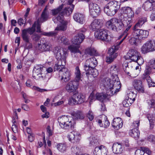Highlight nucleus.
<instances>
[{
    "mask_svg": "<svg viewBox=\"0 0 155 155\" xmlns=\"http://www.w3.org/2000/svg\"><path fill=\"white\" fill-rule=\"evenodd\" d=\"M100 85L107 90V95L112 96L119 91L121 84L117 76L114 77L112 80L108 78L103 79Z\"/></svg>",
    "mask_w": 155,
    "mask_h": 155,
    "instance_id": "nucleus-1",
    "label": "nucleus"
},
{
    "mask_svg": "<svg viewBox=\"0 0 155 155\" xmlns=\"http://www.w3.org/2000/svg\"><path fill=\"white\" fill-rule=\"evenodd\" d=\"M36 22L32 25V27L22 30L21 36L23 40L26 43V45L27 46L28 44H29L28 48H30L32 47V45L30 41L31 40L30 37L28 34L31 35L32 40L35 41H37L40 39V36L39 35L34 32L35 31Z\"/></svg>",
    "mask_w": 155,
    "mask_h": 155,
    "instance_id": "nucleus-2",
    "label": "nucleus"
},
{
    "mask_svg": "<svg viewBox=\"0 0 155 155\" xmlns=\"http://www.w3.org/2000/svg\"><path fill=\"white\" fill-rule=\"evenodd\" d=\"M120 5L116 1H112L108 3L104 8V11L108 15H114L120 8Z\"/></svg>",
    "mask_w": 155,
    "mask_h": 155,
    "instance_id": "nucleus-3",
    "label": "nucleus"
},
{
    "mask_svg": "<svg viewBox=\"0 0 155 155\" xmlns=\"http://www.w3.org/2000/svg\"><path fill=\"white\" fill-rule=\"evenodd\" d=\"M94 36L96 38L107 42L110 41L113 38L112 35L108 31L103 29L95 32Z\"/></svg>",
    "mask_w": 155,
    "mask_h": 155,
    "instance_id": "nucleus-4",
    "label": "nucleus"
},
{
    "mask_svg": "<svg viewBox=\"0 0 155 155\" xmlns=\"http://www.w3.org/2000/svg\"><path fill=\"white\" fill-rule=\"evenodd\" d=\"M58 121L61 127L65 129H68L74 127V124L72 118L68 116H62L58 118Z\"/></svg>",
    "mask_w": 155,
    "mask_h": 155,
    "instance_id": "nucleus-5",
    "label": "nucleus"
},
{
    "mask_svg": "<svg viewBox=\"0 0 155 155\" xmlns=\"http://www.w3.org/2000/svg\"><path fill=\"white\" fill-rule=\"evenodd\" d=\"M53 51L57 59L59 60V61L66 62V59L68 53L66 49L56 47L54 48Z\"/></svg>",
    "mask_w": 155,
    "mask_h": 155,
    "instance_id": "nucleus-6",
    "label": "nucleus"
},
{
    "mask_svg": "<svg viewBox=\"0 0 155 155\" xmlns=\"http://www.w3.org/2000/svg\"><path fill=\"white\" fill-rule=\"evenodd\" d=\"M155 51V41L149 40L144 44L141 48L142 53L145 54Z\"/></svg>",
    "mask_w": 155,
    "mask_h": 155,
    "instance_id": "nucleus-7",
    "label": "nucleus"
},
{
    "mask_svg": "<svg viewBox=\"0 0 155 155\" xmlns=\"http://www.w3.org/2000/svg\"><path fill=\"white\" fill-rule=\"evenodd\" d=\"M86 31V29L82 28L77 31L78 34L72 40L73 44L76 45H79L85 38V34Z\"/></svg>",
    "mask_w": 155,
    "mask_h": 155,
    "instance_id": "nucleus-8",
    "label": "nucleus"
},
{
    "mask_svg": "<svg viewBox=\"0 0 155 155\" xmlns=\"http://www.w3.org/2000/svg\"><path fill=\"white\" fill-rule=\"evenodd\" d=\"M85 100V97L82 94L78 93L74 94L69 98L68 104L71 105L80 104L83 103Z\"/></svg>",
    "mask_w": 155,
    "mask_h": 155,
    "instance_id": "nucleus-9",
    "label": "nucleus"
},
{
    "mask_svg": "<svg viewBox=\"0 0 155 155\" xmlns=\"http://www.w3.org/2000/svg\"><path fill=\"white\" fill-rule=\"evenodd\" d=\"M89 7L90 15L93 17H96L100 14V8L97 4L90 2Z\"/></svg>",
    "mask_w": 155,
    "mask_h": 155,
    "instance_id": "nucleus-10",
    "label": "nucleus"
},
{
    "mask_svg": "<svg viewBox=\"0 0 155 155\" xmlns=\"http://www.w3.org/2000/svg\"><path fill=\"white\" fill-rule=\"evenodd\" d=\"M79 83L73 80L68 82L66 86V89L69 93H73L78 89Z\"/></svg>",
    "mask_w": 155,
    "mask_h": 155,
    "instance_id": "nucleus-11",
    "label": "nucleus"
},
{
    "mask_svg": "<svg viewBox=\"0 0 155 155\" xmlns=\"http://www.w3.org/2000/svg\"><path fill=\"white\" fill-rule=\"evenodd\" d=\"M97 64V62L96 59L92 57L87 60L84 66L85 71L88 70L89 69L94 68Z\"/></svg>",
    "mask_w": 155,
    "mask_h": 155,
    "instance_id": "nucleus-12",
    "label": "nucleus"
},
{
    "mask_svg": "<svg viewBox=\"0 0 155 155\" xmlns=\"http://www.w3.org/2000/svg\"><path fill=\"white\" fill-rule=\"evenodd\" d=\"M117 49L115 47L113 46L110 48L108 51L109 56L107 57L106 62L110 63L113 61L114 58H115L117 56V54L115 53Z\"/></svg>",
    "mask_w": 155,
    "mask_h": 155,
    "instance_id": "nucleus-13",
    "label": "nucleus"
},
{
    "mask_svg": "<svg viewBox=\"0 0 155 155\" xmlns=\"http://www.w3.org/2000/svg\"><path fill=\"white\" fill-rule=\"evenodd\" d=\"M69 140L73 143L78 142L81 138V134L78 132L73 131L71 132L68 135Z\"/></svg>",
    "mask_w": 155,
    "mask_h": 155,
    "instance_id": "nucleus-14",
    "label": "nucleus"
},
{
    "mask_svg": "<svg viewBox=\"0 0 155 155\" xmlns=\"http://www.w3.org/2000/svg\"><path fill=\"white\" fill-rule=\"evenodd\" d=\"M142 7L146 11L154 10L155 8V1L153 0H147L143 4Z\"/></svg>",
    "mask_w": 155,
    "mask_h": 155,
    "instance_id": "nucleus-15",
    "label": "nucleus"
},
{
    "mask_svg": "<svg viewBox=\"0 0 155 155\" xmlns=\"http://www.w3.org/2000/svg\"><path fill=\"white\" fill-rule=\"evenodd\" d=\"M132 85L134 88L140 93L144 92V88L141 80L134 79L132 82Z\"/></svg>",
    "mask_w": 155,
    "mask_h": 155,
    "instance_id": "nucleus-16",
    "label": "nucleus"
},
{
    "mask_svg": "<svg viewBox=\"0 0 155 155\" xmlns=\"http://www.w3.org/2000/svg\"><path fill=\"white\" fill-rule=\"evenodd\" d=\"M140 55V53L135 49H131L129 50L126 57L130 59L133 61H137V58Z\"/></svg>",
    "mask_w": 155,
    "mask_h": 155,
    "instance_id": "nucleus-17",
    "label": "nucleus"
},
{
    "mask_svg": "<svg viewBox=\"0 0 155 155\" xmlns=\"http://www.w3.org/2000/svg\"><path fill=\"white\" fill-rule=\"evenodd\" d=\"M127 19H122L121 20L116 18V22L115 25V29L114 31H118L122 29L123 27L124 26V24L126 22V20Z\"/></svg>",
    "mask_w": 155,
    "mask_h": 155,
    "instance_id": "nucleus-18",
    "label": "nucleus"
},
{
    "mask_svg": "<svg viewBox=\"0 0 155 155\" xmlns=\"http://www.w3.org/2000/svg\"><path fill=\"white\" fill-rule=\"evenodd\" d=\"M102 23L100 19H95L91 23L90 28L93 31H95L97 29L100 28L102 26Z\"/></svg>",
    "mask_w": 155,
    "mask_h": 155,
    "instance_id": "nucleus-19",
    "label": "nucleus"
},
{
    "mask_svg": "<svg viewBox=\"0 0 155 155\" xmlns=\"http://www.w3.org/2000/svg\"><path fill=\"white\" fill-rule=\"evenodd\" d=\"M123 69L124 71L129 76L131 77H135L134 76L132 67H129L127 62L124 63L123 65Z\"/></svg>",
    "mask_w": 155,
    "mask_h": 155,
    "instance_id": "nucleus-20",
    "label": "nucleus"
},
{
    "mask_svg": "<svg viewBox=\"0 0 155 155\" xmlns=\"http://www.w3.org/2000/svg\"><path fill=\"white\" fill-rule=\"evenodd\" d=\"M113 151L114 153L120 154L123 151L121 144L118 143H114L112 147Z\"/></svg>",
    "mask_w": 155,
    "mask_h": 155,
    "instance_id": "nucleus-21",
    "label": "nucleus"
},
{
    "mask_svg": "<svg viewBox=\"0 0 155 155\" xmlns=\"http://www.w3.org/2000/svg\"><path fill=\"white\" fill-rule=\"evenodd\" d=\"M113 127L116 129L121 128L123 126L122 121L120 117H117L113 119L112 123Z\"/></svg>",
    "mask_w": 155,
    "mask_h": 155,
    "instance_id": "nucleus-22",
    "label": "nucleus"
},
{
    "mask_svg": "<svg viewBox=\"0 0 155 155\" xmlns=\"http://www.w3.org/2000/svg\"><path fill=\"white\" fill-rule=\"evenodd\" d=\"M62 72L63 73L62 75L61 80L64 82H68L70 79L71 74L70 71L67 68H66L64 69V70Z\"/></svg>",
    "mask_w": 155,
    "mask_h": 155,
    "instance_id": "nucleus-23",
    "label": "nucleus"
},
{
    "mask_svg": "<svg viewBox=\"0 0 155 155\" xmlns=\"http://www.w3.org/2000/svg\"><path fill=\"white\" fill-rule=\"evenodd\" d=\"M73 18L74 20L81 24L84 22V16L81 13H77L74 14Z\"/></svg>",
    "mask_w": 155,
    "mask_h": 155,
    "instance_id": "nucleus-24",
    "label": "nucleus"
},
{
    "mask_svg": "<svg viewBox=\"0 0 155 155\" xmlns=\"http://www.w3.org/2000/svg\"><path fill=\"white\" fill-rule=\"evenodd\" d=\"M66 63V62L58 61L55 65L54 67V71H63L64 70V69L66 68L64 67Z\"/></svg>",
    "mask_w": 155,
    "mask_h": 155,
    "instance_id": "nucleus-25",
    "label": "nucleus"
},
{
    "mask_svg": "<svg viewBox=\"0 0 155 155\" xmlns=\"http://www.w3.org/2000/svg\"><path fill=\"white\" fill-rule=\"evenodd\" d=\"M74 7V5L70 3L69 5L64 8L62 11V14L67 16L69 15L72 13Z\"/></svg>",
    "mask_w": 155,
    "mask_h": 155,
    "instance_id": "nucleus-26",
    "label": "nucleus"
},
{
    "mask_svg": "<svg viewBox=\"0 0 155 155\" xmlns=\"http://www.w3.org/2000/svg\"><path fill=\"white\" fill-rule=\"evenodd\" d=\"M130 19V18H129ZM124 24V27L126 28V29L124 31L123 35H126L127 36L129 34V32L130 31V29L131 28L132 24V21L130 20L127 19L126 20V22Z\"/></svg>",
    "mask_w": 155,
    "mask_h": 155,
    "instance_id": "nucleus-27",
    "label": "nucleus"
},
{
    "mask_svg": "<svg viewBox=\"0 0 155 155\" xmlns=\"http://www.w3.org/2000/svg\"><path fill=\"white\" fill-rule=\"evenodd\" d=\"M116 19V18H113L107 21L106 24V27L108 29L114 31L115 29Z\"/></svg>",
    "mask_w": 155,
    "mask_h": 155,
    "instance_id": "nucleus-28",
    "label": "nucleus"
},
{
    "mask_svg": "<svg viewBox=\"0 0 155 155\" xmlns=\"http://www.w3.org/2000/svg\"><path fill=\"white\" fill-rule=\"evenodd\" d=\"M131 8L129 7L122 8L121 9V18L124 19H128L126 18V16L127 14H128L131 12Z\"/></svg>",
    "mask_w": 155,
    "mask_h": 155,
    "instance_id": "nucleus-29",
    "label": "nucleus"
},
{
    "mask_svg": "<svg viewBox=\"0 0 155 155\" xmlns=\"http://www.w3.org/2000/svg\"><path fill=\"white\" fill-rule=\"evenodd\" d=\"M130 135L135 139H137L139 137L140 132L138 129L134 128L130 131Z\"/></svg>",
    "mask_w": 155,
    "mask_h": 155,
    "instance_id": "nucleus-30",
    "label": "nucleus"
},
{
    "mask_svg": "<svg viewBox=\"0 0 155 155\" xmlns=\"http://www.w3.org/2000/svg\"><path fill=\"white\" fill-rule=\"evenodd\" d=\"M74 74L75 79L73 80L79 83V81L81 80V75L79 67L78 66L76 67L75 68Z\"/></svg>",
    "mask_w": 155,
    "mask_h": 155,
    "instance_id": "nucleus-31",
    "label": "nucleus"
},
{
    "mask_svg": "<svg viewBox=\"0 0 155 155\" xmlns=\"http://www.w3.org/2000/svg\"><path fill=\"white\" fill-rule=\"evenodd\" d=\"M73 118L75 119L82 120L84 118V116L83 113L81 111H77L72 114Z\"/></svg>",
    "mask_w": 155,
    "mask_h": 155,
    "instance_id": "nucleus-32",
    "label": "nucleus"
},
{
    "mask_svg": "<svg viewBox=\"0 0 155 155\" xmlns=\"http://www.w3.org/2000/svg\"><path fill=\"white\" fill-rule=\"evenodd\" d=\"M56 147L60 152L64 153L66 151L68 146L65 143H59L57 145Z\"/></svg>",
    "mask_w": 155,
    "mask_h": 155,
    "instance_id": "nucleus-33",
    "label": "nucleus"
},
{
    "mask_svg": "<svg viewBox=\"0 0 155 155\" xmlns=\"http://www.w3.org/2000/svg\"><path fill=\"white\" fill-rule=\"evenodd\" d=\"M68 22L67 21L60 22L59 25L55 28V30L56 31H64L67 28Z\"/></svg>",
    "mask_w": 155,
    "mask_h": 155,
    "instance_id": "nucleus-34",
    "label": "nucleus"
},
{
    "mask_svg": "<svg viewBox=\"0 0 155 155\" xmlns=\"http://www.w3.org/2000/svg\"><path fill=\"white\" fill-rule=\"evenodd\" d=\"M86 71V74L87 75L91 74L94 78L96 77L98 74V71L94 68L89 69L88 70L85 71Z\"/></svg>",
    "mask_w": 155,
    "mask_h": 155,
    "instance_id": "nucleus-35",
    "label": "nucleus"
},
{
    "mask_svg": "<svg viewBox=\"0 0 155 155\" xmlns=\"http://www.w3.org/2000/svg\"><path fill=\"white\" fill-rule=\"evenodd\" d=\"M41 47L43 51H49L52 49V45L48 42H46L43 43Z\"/></svg>",
    "mask_w": 155,
    "mask_h": 155,
    "instance_id": "nucleus-36",
    "label": "nucleus"
},
{
    "mask_svg": "<svg viewBox=\"0 0 155 155\" xmlns=\"http://www.w3.org/2000/svg\"><path fill=\"white\" fill-rule=\"evenodd\" d=\"M147 117L150 122V128L153 129L154 125V117L152 114H148Z\"/></svg>",
    "mask_w": 155,
    "mask_h": 155,
    "instance_id": "nucleus-37",
    "label": "nucleus"
},
{
    "mask_svg": "<svg viewBox=\"0 0 155 155\" xmlns=\"http://www.w3.org/2000/svg\"><path fill=\"white\" fill-rule=\"evenodd\" d=\"M150 67L148 66H146L144 73L143 75V79L146 78L148 77H150L149 75L151 72Z\"/></svg>",
    "mask_w": 155,
    "mask_h": 155,
    "instance_id": "nucleus-38",
    "label": "nucleus"
},
{
    "mask_svg": "<svg viewBox=\"0 0 155 155\" xmlns=\"http://www.w3.org/2000/svg\"><path fill=\"white\" fill-rule=\"evenodd\" d=\"M62 13L58 15L55 17H54L53 18V20L55 23H57L58 22H60L65 21L64 20V17Z\"/></svg>",
    "mask_w": 155,
    "mask_h": 155,
    "instance_id": "nucleus-39",
    "label": "nucleus"
},
{
    "mask_svg": "<svg viewBox=\"0 0 155 155\" xmlns=\"http://www.w3.org/2000/svg\"><path fill=\"white\" fill-rule=\"evenodd\" d=\"M85 53L91 56H96L97 55L96 50L92 48L87 49L85 50Z\"/></svg>",
    "mask_w": 155,
    "mask_h": 155,
    "instance_id": "nucleus-40",
    "label": "nucleus"
},
{
    "mask_svg": "<svg viewBox=\"0 0 155 155\" xmlns=\"http://www.w3.org/2000/svg\"><path fill=\"white\" fill-rule=\"evenodd\" d=\"M108 95L109 96L107 95V93L106 94L103 93H97L96 94V97L97 100L102 101L107 97Z\"/></svg>",
    "mask_w": 155,
    "mask_h": 155,
    "instance_id": "nucleus-41",
    "label": "nucleus"
},
{
    "mask_svg": "<svg viewBox=\"0 0 155 155\" xmlns=\"http://www.w3.org/2000/svg\"><path fill=\"white\" fill-rule=\"evenodd\" d=\"M48 18V14L46 12V8H45L42 13L40 20L42 22H44L47 20Z\"/></svg>",
    "mask_w": 155,
    "mask_h": 155,
    "instance_id": "nucleus-42",
    "label": "nucleus"
},
{
    "mask_svg": "<svg viewBox=\"0 0 155 155\" xmlns=\"http://www.w3.org/2000/svg\"><path fill=\"white\" fill-rule=\"evenodd\" d=\"M58 41L60 43L67 45L68 44V40L65 36H60L58 38Z\"/></svg>",
    "mask_w": 155,
    "mask_h": 155,
    "instance_id": "nucleus-43",
    "label": "nucleus"
},
{
    "mask_svg": "<svg viewBox=\"0 0 155 155\" xmlns=\"http://www.w3.org/2000/svg\"><path fill=\"white\" fill-rule=\"evenodd\" d=\"M79 46H75L73 45H71L68 47V49L73 53L80 52L78 50Z\"/></svg>",
    "mask_w": 155,
    "mask_h": 155,
    "instance_id": "nucleus-44",
    "label": "nucleus"
},
{
    "mask_svg": "<svg viewBox=\"0 0 155 155\" xmlns=\"http://www.w3.org/2000/svg\"><path fill=\"white\" fill-rule=\"evenodd\" d=\"M131 99L126 98L123 102V104L124 107H128L131 105L134 101Z\"/></svg>",
    "mask_w": 155,
    "mask_h": 155,
    "instance_id": "nucleus-45",
    "label": "nucleus"
},
{
    "mask_svg": "<svg viewBox=\"0 0 155 155\" xmlns=\"http://www.w3.org/2000/svg\"><path fill=\"white\" fill-rule=\"evenodd\" d=\"M133 32L132 33V35L133 37H135L136 38H139L140 37L141 29H132Z\"/></svg>",
    "mask_w": 155,
    "mask_h": 155,
    "instance_id": "nucleus-46",
    "label": "nucleus"
},
{
    "mask_svg": "<svg viewBox=\"0 0 155 155\" xmlns=\"http://www.w3.org/2000/svg\"><path fill=\"white\" fill-rule=\"evenodd\" d=\"M71 151L74 153L78 155L81 152V150L80 147L74 146L71 148Z\"/></svg>",
    "mask_w": 155,
    "mask_h": 155,
    "instance_id": "nucleus-47",
    "label": "nucleus"
},
{
    "mask_svg": "<svg viewBox=\"0 0 155 155\" xmlns=\"http://www.w3.org/2000/svg\"><path fill=\"white\" fill-rule=\"evenodd\" d=\"M110 73L112 76H116L117 75V71L116 65H113L110 68Z\"/></svg>",
    "mask_w": 155,
    "mask_h": 155,
    "instance_id": "nucleus-48",
    "label": "nucleus"
},
{
    "mask_svg": "<svg viewBox=\"0 0 155 155\" xmlns=\"http://www.w3.org/2000/svg\"><path fill=\"white\" fill-rule=\"evenodd\" d=\"M42 70H33V75L34 77L36 76H38V77H41L42 78H44L45 77V75H42L43 74L41 72Z\"/></svg>",
    "mask_w": 155,
    "mask_h": 155,
    "instance_id": "nucleus-49",
    "label": "nucleus"
},
{
    "mask_svg": "<svg viewBox=\"0 0 155 155\" xmlns=\"http://www.w3.org/2000/svg\"><path fill=\"white\" fill-rule=\"evenodd\" d=\"M148 107L149 109L154 108L155 107V100L154 99H150L147 101Z\"/></svg>",
    "mask_w": 155,
    "mask_h": 155,
    "instance_id": "nucleus-50",
    "label": "nucleus"
},
{
    "mask_svg": "<svg viewBox=\"0 0 155 155\" xmlns=\"http://www.w3.org/2000/svg\"><path fill=\"white\" fill-rule=\"evenodd\" d=\"M149 34V31L147 30L142 29L140 37L142 39L147 38Z\"/></svg>",
    "mask_w": 155,
    "mask_h": 155,
    "instance_id": "nucleus-51",
    "label": "nucleus"
},
{
    "mask_svg": "<svg viewBox=\"0 0 155 155\" xmlns=\"http://www.w3.org/2000/svg\"><path fill=\"white\" fill-rule=\"evenodd\" d=\"M63 7V5H62L57 9H55L52 10H51V12H52V15H57L58 14H60V12Z\"/></svg>",
    "mask_w": 155,
    "mask_h": 155,
    "instance_id": "nucleus-52",
    "label": "nucleus"
},
{
    "mask_svg": "<svg viewBox=\"0 0 155 155\" xmlns=\"http://www.w3.org/2000/svg\"><path fill=\"white\" fill-rule=\"evenodd\" d=\"M146 78L149 87L155 86V83L153 82L150 77H148Z\"/></svg>",
    "mask_w": 155,
    "mask_h": 155,
    "instance_id": "nucleus-53",
    "label": "nucleus"
},
{
    "mask_svg": "<svg viewBox=\"0 0 155 155\" xmlns=\"http://www.w3.org/2000/svg\"><path fill=\"white\" fill-rule=\"evenodd\" d=\"M57 33L55 31H52L49 32H44L42 35L48 37H52L55 36Z\"/></svg>",
    "mask_w": 155,
    "mask_h": 155,
    "instance_id": "nucleus-54",
    "label": "nucleus"
},
{
    "mask_svg": "<svg viewBox=\"0 0 155 155\" xmlns=\"http://www.w3.org/2000/svg\"><path fill=\"white\" fill-rule=\"evenodd\" d=\"M101 146L97 147L95 148L94 151V155H101Z\"/></svg>",
    "mask_w": 155,
    "mask_h": 155,
    "instance_id": "nucleus-55",
    "label": "nucleus"
},
{
    "mask_svg": "<svg viewBox=\"0 0 155 155\" xmlns=\"http://www.w3.org/2000/svg\"><path fill=\"white\" fill-rule=\"evenodd\" d=\"M104 119V121H103V124L101 125V127L107 128L109 126L110 124L106 117H105Z\"/></svg>",
    "mask_w": 155,
    "mask_h": 155,
    "instance_id": "nucleus-56",
    "label": "nucleus"
},
{
    "mask_svg": "<svg viewBox=\"0 0 155 155\" xmlns=\"http://www.w3.org/2000/svg\"><path fill=\"white\" fill-rule=\"evenodd\" d=\"M101 155H107V148L103 145H101Z\"/></svg>",
    "mask_w": 155,
    "mask_h": 155,
    "instance_id": "nucleus-57",
    "label": "nucleus"
},
{
    "mask_svg": "<svg viewBox=\"0 0 155 155\" xmlns=\"http://www.w3.org/2000/svg\"><path fill=\"white\" fill-rule=\"evenodd\" d=\"M137 58V61H134L137 62L139 65H141L143 64L144 62V60L143 58L140 56V55Z\"/></svg>",
    "mask_w": 155,
    "mask_h": 155,
    "instance_id": "nucleus-58",
    "label": "nucleus"
},
{
    "mask_svg": "<svg viewBox=\"0 0 155 155\" xmlns=\"http://www.w3.org/2000/svg\"><path fill=\"white\" fill-rule=\"evenodd\" d=\"M137 38L134 37L131 38L129 40V43L131 45H136L137 43L136 41Z\"/></svg>",
    "mask_w": 155,
    "mask_h": 155,
    "instance_id": "nucleus-59",
    "label": "nucleus"
},
{
    "mask_svg": "<svg viewBox=\"0 0 155 155\" xmlns=\"http://www.w3.org/2000/svg\"><path fill=\"white\" fill-rule=\"evenodd\" d=\"M122 36H123V39L120 41L117 42L116 43V45H115L114 46L117 49V50H118V47H117V46L120 45L122 43V42L123 41V40L124 39H125L127 37L126 35H121L120 36V38H121Z\"/></svg>",
    "mask_w": 155,
    "mask_h": 155,
    "instance_id": "nucleus-60",
    "label": "nucleus"
},
{
    "mask_svg": "<svg viewBox=\"0 0 155 155\" xmlns=\"http://www.w3.org/2000/svg\"><path fill=\"white\" fill-rule=\"evenodd\" d=\"M87 117L90 121H91L94 119V116L92 111L90 110L87 114Z\"/></svg>",
    "mask_w": 155,
    "mask_h": 155,
    "instance_id": "nucleus-61",
    "label": "nucleus"
},
{
    "mask_svg": "<svg viewBox=\"0 0 155 155\" xmlns=\"http://www.w3.org/2000/svg\"><path fill=\"white\" fill-rule=\"evenodd\" d=\"M142 150L144 151V153H145L149 155H150L152 153V151L147 147H143Z\"/></svg>",
    "mask_w": 155,
    "mask_h": 155,
    "instance_id": "nucleus-62",
    "label": "nucleus"
},
{
    "mask_svg": "<svg viewBox=\"0 0 155 155\" xmlns=\"http://www.w3.org/2000/svg\"><path fill=\"white\" fill-rule=\"evenodd\" d=\"M148 140L149 141L155 144V137L153 135H150L148 138Z\"/></svg>",
    "mask_w": 155,
    "mask_h": 155,
    "instance_id": "nucleus-63",
    "label": "nucleus"
},
{
    "mask_svg": "<svg viewBox=\"0 0 155 155\" xmlns=\"http://www.w3.org/2000/svg\"><path fill=\"white\" fill-rule=\"evenodd\" d=\"M136 95L134 94L133 92H130L128 94V98L131 99L132 100H133V101L135 100V97Z\"/></svg>",
    "mask_w": 155,
    "mask_h": 155,
    "instance_id": "nucleus-64",
    "label": "nucleus"
}]
</instances>
